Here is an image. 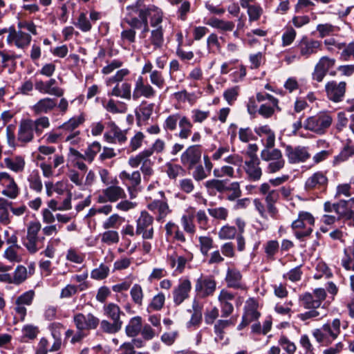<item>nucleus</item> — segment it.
Here are the masks:
<instances>
[{"mask_svg":"<svg viewBox=\"0 0 354 354\" xmlns=\"http://www.w3.org/2000/svg\"><path fill=\"white\" fill-rule=\"evenodd\" d=\"M145 1L136 0L135 3L127 6L126 16L123 19L131 28L139 29L142 27V35L149 31L148 17L152 12L158 10L154 5H146Z\"/></svg>","mask_w":354,"mask_h":354,"instance_id":"1","label":"nucleus"},{"mask_svg":"<svg viewBox=\"0 0 354 354\" xmlns=\"http://www.w3.org/2000/svg\"><path fill=\"white\" fill-rule=\"evenodd\" d=\"M319 50H322V41L304 35L297 41L295 46L287 50L286 60L290 63L300 60L301 58L308 59L311 55L316 54Z\"/></svg>","mask_w":354,"mask_h":354,"instance_id":"2","label":"nucleus"},{"mask_svg":"<svg viewBox=\"0 0 354 354\" xmlns=\"http://www.w3.org/2000/svg\"><path fill=\"white\" fill-rule=\"evenodd\" d=\"M228 179H212L207 180L205 183V186L207 189L209 194L211 196L216 195L215 191L219 193L232 191V194L227 196L226 199L230 201H234L239 198L242 194L240 184L239 182H233L228 186Z\"/></svg>","mask_w":354,"mask_h":354,"instance_id":"3","label":"nucleus"},{"mask_svg":"<svg viewBox=\"0 0 354 354\" xmlns=\"http://www.w3.org/2000/svg\"><path fill=\"white\" fill-rule=\"evenodd\" d=\"M332 117L326 113H322L309 117L304 122V127L306 130L317 134H324L332 124Z\"/></svg>","mask_w":354,"mask_h":354,"instance_id":"4","label":"nucleus"},{"mask_svg":"<svg viewBox=\"0 0 354 354\" xmlns=\"http://www.w3.org/2000/svg\"><path fill=\"white\" fill-rule=\"evenodd\" d=\"M326 171H318L307 178L304 184L306 192L317 190L319 192H326L328 185V178Z\"/></svg>","mask_w":354,"mask_h":354,"instance_id":"5","label":"nucleus"},{"mask_svg":"<svg viewBox=\"0 0 354 354\" xmlns=\"http://www.w3.org/2000/svg\"><path fill=\"white\" fill-rule=\"evenodd\" d=\"M283 146L285 148V154L290 164L305 162L310 158L307 147L298 145L294 147L286 144H283Z\"/></svg>","mask_w":354,"mask_h":354,"instance_id":"6","label":"nucleus"},{"mask_svg":"<svg viewBox=\"0 0 354 354\" xmlns=\"http://www.w3.org/2000/svg\"><path fill=\"white\" fill-rule=\"evenodd\" d=\"M153 216L147 211H142L140 216L136 221V234H142L143 239H152L153 237Z\"/></svg>","mask_w":354,"mask_h":354,"instance_id":"7","label":"nucleus"},{"mask_svg":"<svg viewBox=\"0 0 354 354\" xmlns=\"http://www.w3.org/2000/svg\"><path fill=\"white\" fill-rule=\"evenodd\" d=\"M201 145H193L188 147L181 154L180 162L188 170L192 169L201 162Z\"/></svg>","mask_w":354,"mask_h":354,"instance_id":"8","label":"nucleus"},{"mask_svg":"<svg viewBox=\"0 0 354 354\" xmlns=\"http://www.w3.org/2000/svg\"><path fill=\"white\" fill-rule=\"evenodd\" d=\"M73 322L79 330H93L100 324V319L92 313L86 315L81 313H77L74 315Z\"/></svg>","mask_w":354,"mask_h":354,"instance_id":"9","label":"nucleus"},{"mask_svg":"<svg viewBox=\"0 0 354 354\" xmlns=\"http://www.w3.org/2000/svg\"><path fill=\"white\" fill-rule=\"evenodd\" d=\"M346 86L345 82L338 84L336 81L328 82L325 86L327 97L334 102H341L346 92Z\"/></svg>","mask_w":354,"mask_h":354,"instance_id":"10","label":"nucleus"},{"mask_svg":"<svg viewBox=\"0 0 354 354\" xmlns=\"http://www.w3.org/2000/svg\"><path fill=\"white\" fill-rule=\"evenodd\" d=\"M192 290V283L189 279H180L179 283L173 292L174 302L176 306L180 305L186 299L189 297V292Z\"/></svg>","mask_w":354,"mask_h":354,"instance_id":"11","label":"nucleus"},{"mask_svg":"<svg viewBox=\"0 0 354 354\" xmlns=\"http://www.w3.org/2000/svg\"><path fill=\"white\" fill-rule=\"evenodd\" d=\"M216 283L212 277L202 276L199 277L195 285V290L198 294H201L202 297H206L212 295L216 290Z\"/></svg>","mask_w":354,"mask_h":354,"instance_id":"12","label":"nucleus"},{"mask_svg":"<svg viewBox=\"0 0 354 354\" xmlns=\"http://www.w3.org/2000/svg\"><path fill=\"white\" fill-rule=\"evenodd\" d=\"M156 95V91L149 84H145L142 76H139L136 82L133 92V99L137 100L141 96L146 98H152Z\"/></svg>","mask_w":354,"mask_h":354,"instance_id":"13","label":"nucleus"},{"mask_svg":"<svg viewBox=\"0 0 354 354\" xmlns=\"http://www.w3.org/2000/svg\"><path fill=\"white\" fill-rule=\"evenodd\" d=\"M0 183L6 187L2 194L10 198H15L18 194V188L13 179L6 172L0 173Z\"/></svg>","mask_w":354,"mask_h":354,"instance_id":"14","label":"nucleus"},{"mask_svg":"<svg viewBox=\"0 0 354 354\" xmlns=\"http://www.w3.org/2000/svg\"><path fill=\"white\" fill-rule=\"evenodd\" d=\"M354 156V145L353 141L348 138L346 140L344 147L341 149L339 153L334 156L333 160V165L337 166L341 162H345L349 159V158Z\"/></svg>","mask_w":354,"mask_h":354,"instance_id":"15","label":"nucleus"},{"mask_svg":"<svg viewBox=\"0 0 354 354\" xmlns=\"http://www.w3.org/2000/svg\"><path fill=\"white\" fill-rule=\"evenodd\" d=\"M104 195L107 198L109 202H115L120 198H126L124 189L119 186L111 185L103 189Z\"/></svg>","mask_w":354,"mask_h":354,"instance_id":"16","label":"nucleus"},{"mask_svg":"<svg viewBox=\"0 0 354 354\" xmlns=\"http://www.w3.org/2000/svg\"><path fill=\"white\" fill-rule=\"evenodd\" d=\"M258 303L253 299L250 298L247 301V306L244 308L243 315H246L249 322L257 321L261 317V313L257 310Z\"/></svg>","mask_w":354,"mask_h":354,"instance_id":"17","label":"nucleus"},{"mask_svg":"<svg viewBox=\"0 0 354 354\" xmlns=\"http://www.w3.org/2000/svg\"><path fill=\"white\" fill-rule=\"evenodd\" d=\"M142 326V317L136 316L132 317L125 328V332L128 337H134L141 331Z\"/></svg>","mask_w":354,"mask_h":354,"instance_id":"18","label":"nucleus"},{"mask_svg":"<svg viewBox=\"0 0 354 354\" xmlns=\"http://www.w3.org/2000/svg\"><path fill=\"white\" fill-rule=\"evenodd\" d=\"M242 274L237 269L228 268L225 277V281L228 288H239Z\"/></svg>","mask_w":354,"mask_h":354,"instance_id":"19","label":"nucleus"},{"mask_svg":"<svg viewBox=\"0 0 354 354\" xmlns=\"http://www.w3.org/2000/svg\"><path fill=\"white\" fill-rule=\"evenodd\" d=\"M105 315L113 320V322H122L120 320V315H124V313L120 310V307L114 303H109L104 307Z\"/></svg>","mask_w":354,"mask_h":354,"instance_id":"20","label":"nucleus"},{"mask_svg":"<svg viewBox=\"0 0 354 354\" xmlns=\"http://www.w3.org/2000/svg\"><path fill=\"white\" fill-rule=\"evenodd\" d=\"M299 301L301 306L305 309L318 308L321 306L319 301L315 299L313 293L309 292H306L299 295Z\"/></svg>","mask_w":354,"mask_h":354,"instance_id":"21","label":"nucleus"},{"mask_svg":"<svg viewBox=\"0 0 354 354\" xmlns=\"http://www.w3.org/2000/svg\"><path fill=\"white\" fill-rule=\"evenodd\" d=\"M85 121L84 114L82 113L77 117H73L67 122L60 125L58 129H64L67 131H73Z\"/></svg>","mask_w":354,"mask_h":354,"instance_id":"22","label":"nucleus"},{"mask_svg":"<svg viewBox=\"0 0 354 354\" xmlns=\"http://www.w3.org/2000/svg\"><path fill=\"white\" fill-rule=\"evenodd\" d=\"M179 127L180 131L178 136L181 139H187L192 133L193 124L189 119L186 116H183L179 120Z\"/></svg>","mask_w":354,"mask_h":354,"instance_id":"23","label":"nucleus"},{"mask_svg":"<svg viewBox=\"0 0 354 354\" xmlns=\"http://www.w3.org/2000/svg\"><path fill=\"white\" fill-rule=\"evenodd\" d=\"M7 31L9 32L7 37L8 43L19 48H22V32L20 30L17 31L14 27H10Z\"/></svg>","mask_w":354,"mask_h":354,"instance_id":"24","label":"nucleus"},{"mask_svg":"<svg viewBox=\"0 0 354 354\" xmlns=\"http://www.w3.org/2000/svg\"><path fill=\"white\" fill-rule=\"evenodd\" d=\"M164 32L162 26L158 27L156 29L151 30L150 41L154 46V49L162 48L164 42Z\"/></svg>","mask_w":354,"mask_h":354,"instance_id":"25","label":"nucleus"},{"mask_svg":"<svg viewBox=\"0 0 354 354\" xmlns=\"http://www.w3.org/2000/svg\"><path fill=\"white\" fill-rule=\"evenodd\" d=\"M263 12V8L259 4H253L247 8L248 22L251 25L252 22L258 21Z\"/></svg>","mask_w":354,"mask_h":354,"instance_id":"26","label":"nucleus"},{"mask_svg":"<svg viewBox=\"0 0 354 354\" xmlns=\"http://www.w3.org/2000/svg\"><path fill=\"white\" fill-rule=\"evenodd\" d=\"M265 252L267 259L270 261L275 259V254L279 252V245L277 240H270L266 242L264 245Z\"/></svg>","mask_w":354,"mask_h":354,"instance_id":"27","label":"nucleus"},{"mask_svg":"<svg viewBox=\"0 0 354 354\" xmlns=\"http://www.w3.org/2000/svg\"><path fill=\"white\" fill-rule=\"evenodd\" d=\"M56 106L55 100L46 97L40 100L35 106L37 112H44L52 110Z\"/></svg>","mask_w":354,"mask_h":354,"instance_id":"28","label":"nucleus"},{"mask_svg":"<svg viewBox=\"0 0 354 354\" xmlns=\"http://www.w3.org/2000/svg\"><path fill=\"white\" fill-rule=\"evenodd\" d=\"M21 248L18 245H11L4 252V257L10 261L19 262L21 255L19 250Z\"/></svg>","mask_w":354,"mask_h":354,"instance_id":"29","label":"nucleus"},{"mask_svg":"<svg viewBox=\"0 0 354 354\" xmlns=\"http://www.w3.org/2000/svg\"><path fill=\"white\" fill-rule=\"evenodd\" d=\"M122 322H109L107 320H102L100 322V326L103 332L113 334L118 333L122 328Z\"/></svg>","mask_w":354,"mask_h":354,"instance_id":"30","label":"nucleus"},{"mask_svg":"<svg viewBox=\"0 0 354 354\" xmlns=\"http://www.w3.org/2000/svg\"><path fill=\"white\" fill-rule=\"evenodd\" d=\"M270 149L265 148L261 151V158L263 160L270 161L283 158L281 150L273 149L272 151H270Z\"/></svg>","mask_w":354,"mask_h":354,"instance_id":"31","label":"nucleus"},{"mask_svg":"<svg viewBox=\"0 0 354 354\" xmlns=\"http://www.w3.org/2000/svg\"><path fill=\"white\" fill-rule=\"evenodd\" d=\"M245 171L250 181H257L261 179L262 176V170L259 165L246 166Z\"/></svg>","mask_w":354,"mask_h":354,"instance_id":"32","label":"nucleus"},{"mask_svg":"<svg viewBox=\"0 0 354 354\" xmlns=\"http://www.w3.org/2000/svg\"><path fill=\"white\" fill-rule=\"evenodd\" d=\"M296 36L297 32L292 26L286 27L281 37L282 46H290L295 39Z\"/></svg>","mask_w":354,"mask_h":354,"instance_id":"33","label":"nucleus"},{"mask_svg":"<svg viewBox=\"0 0 354 354\" xmlns=\"http://www.w3.org/2000/svg\"><path fill=\"white\" fill-rule=\"evenodd\" d=\"M101 149V145L99 142L95 141L90 145L86 150L85 151L86 160L88 162H92L97 155V153Z\"/></svg>","mask_w":354,"mask_h":354,"instance_id":"34","label":"nucleus"},{"mask_svg":"<svg viewBox=\"0 0 354 354\" xmlns=\"http://www.w3.org/2000/svg\"><path fill=\"white\" fill-rule=\"evenodd\" d=\"M165 301V296L163 292H159L158 295H155L151 303L148 306V310L149 308L153 310H160L164 306Z\"/></svg>","mask_w":354,"mask_h":354,"instance_id":"35","label":"nucleus"},{"mask_svg":"<svg viewBox=\"0 0 354 354\" xmlns=\"http://www.w3.org/2000/svg\"><path fill=\"white\" fill-rule=\"evenodd\" d=\"M227 328V321H225V319L217 320L214 326V332L216 335V337L215 338L216 341H217V339H218V340L220 341L223 339L225 333V329H226Z\"/></svg>","mask_w":354,"mask_h":354,"instance_id":"36","label":"nucleus"},{"mask_svg":"<svg viewBox=\"0 0 354 354\" xmlns=\"http://www.w3.org/2000/svg\"><path fill=\"white\" fill-rule=\"evenodd\" d=\"M236 233L237 230L234 226L226 225L221 228L218 237L221 239H232L235 237Z\"/></svg>","mask_w":354,"mask_h":354,"instance_id":"37","label":"nucleus"},{"mask_svg":"<svg viewBox=\"0 0 354 354\" xmlns=\"http://www.w3.org/2000/svg\"><path fill=\"white\" fill-rule=\"evenodd\" d=\"M335 62L333 58L324 56L319 59L315 66L327 74L329 69L335 66Z\"/></svg>","mask_w":354,"mask_h":354,"instance_id":"38","label":"nucleus"},{"mask_svg":"<svg viewBox=\"0 0 354 354\" xmlns=\"http://www.w3.org/2000/svg\"><path fill=\"white\" fill-rule=\"evenodd\" d=\"M109 272V268L103 263H101L99 268L92 270L91 277L94 279L102 280L108 277Z\"/></svg>","mask_w":354,"mask_h":354,"instance_id":"39","label":"nucleus"},{"mask_svg":"<svg viewBox=\"0 0 354 354\" xmlns=\"http://www.w3.org/2000/svg\"><path fill=\"white\" fill-rule=\"evenodd\" d=\"M153 104H149L147 106H141L140 108V111H138L137 110H136L135 115H136V120H137L138 122H139L141 120L140 113H142V115L143 116V120L147 121L150 118V117L153 113Z\"/></svg>","mask_w":354,"mask_h":354,"instance_id":"40","label":"nucleus"},{"mask_svg":"<svg viewBox=\"0 0 354 354\" xmlns=\"http://www.w3.org/2000/svg\"><path fill=\"white\" fill-rule=\"evenodd\" d=\"M180 118L179 113L169 115L163 123L164 129L171 131H174L176 129L178 120Z\"/></svg>","mask_w":354,"mask_h":354,"instance_id":"41","label":"nucleus"},{"mask_svg":"<svg viewBox=\"0 0 354 354\" xmlns=\"http://www.w3.org/2000/svg\"><path fill=\"white\" fill-rule=\"evenodd\" d=\"M130 295L135 304L141 306L142 304L143 292L140 285L134 284L131 289Z\"/></svg>","mask_w":354,"mask_h":354,"instance_id":"42","label":"nucleus"},{"mask_svg":"<svg viewBox=\"0 0 354 354\" xmlns=\"http://www.w3.org/2000/svg\"><path fill=\"white\" fill-rule=\"evenodd\" d=\"M56 84L55 79H50L46 83V88L44 90V93L54 95L57 97H62L64 95V90L59 87H52Z\"/></svg>","mask_w":354,"mask_h":354,"instance_id":"43","label":"nucleus"},{"mask_svg":"<svg viewBox=\"0 0 354 354\" xmlns=\"http://www.w3.org/2000/svg\"><path fill=\"white\" fill-rule=\"evenodd\" d=\"M4 162L6 167L14 171H19L22 169V159L20 157L7 158Z\"/></svg>","mask_w":354,"mask_h":354,"instance_id":"44","label":"nucleus"},{"mask_svg":"<svg viewBox=\"0 0 354 354\" xmlns=\"http://www.w3.org/2000/svg\"><path fill=\"white\" fill-rule=\"evenodd\" d=\"M74 24L82 32L90 31L92 28L91 22L88 20L86 14L84 12L80 14L77 21L74 23Z\"/></svg>","mask_w":354,"mask_h":354,"instance_id":"45","label":"nucleus"},{"mask_svg":"<svg viewBox=\"0 0 354 354\" xmlns=\"http://www.w3.org/2000/svg\"><path fill=\"white\" fill-rule=\"evenodd\" d=\"M119 241V234L118 232L109 230L102 234V242L107 245L117 243Z\"/></svg>","mask_w":354,"mask_h":354,"instance_id":"46","label":"nucleus"},{"mask_svg":"<svg viewBox=\"0 0 354 354\" xmlns=\"http://www.w3.org/2000/svg\"><path fill=\"white\" fill-rule=\"evenodd\" d=\"M118 105L122 106V109H119L115 104L113 100L111 99L109 100L106 109L109 112L112 113H125L127 111V104L122 102H118Z\"/></svg>","mask_w":354,"mask_h":354,"instance_id":"47","label":"nucleus"},{"mask_svg":"<svg viewBox=\"0 0 354 354\" xmlns=\"http://www.w3.org/2000/svg\"><path fill=\"white\" fill-rule=\"evenodd\" d=\"M239 140L243 142H248L249 140H257V137L254 136L250 127L241 128L239 131Z\"/></svg>","mask_w":354,"mask_h":354,"instance_id":"48","label":"nucleus"},{"mask_svg":"<svg viewBox=\"0 0 354 354\" xmlns=\"http://www.w3.org/2000/svg\"><path fill=\"white\" fill-rule=\"evenodd\" d=\"M348 227H354V208H346L340 218Z\"/></svg>","mask_w":354,"mask_h":354,"instance_id":"49","label":"nucleus"},{"mask_svg":"<svg viewBox=\"0 0 354 354\" xmlns=\"http://www.w3.org/2000/svg\"><path fill=\"white\" fill-rule=\"evenodd\" d=\"M32 138V122L30 120H24V142H28Z\"/></svg>","mask_w":354,"mask_h":354,"instance_id":"50","label":"nucleus"},{"mask_svg":"<svg viewBox=\"0 0 354 354\" xmlns=\"http://www.w3.org/2000/svg\"><path fill=\"white\" fill-rule=\"evenodd\" d=\"M279 344L286 350L288 354H294L296 351V346L293 342H291L288 338L285 335H281Z\"/></svg>","mask_w":354,"mask_h":354,"instance_id":"51","label":"nucleus"},{"mask_svg":"<svg viewBox=\"0 0 354 354\" xmlns=\"http://www.w3.org/2000/svg\"><path fill=\"white\" fill-rule=\"evenodd\" d=\"M201 251L203 255H207L208 251L213 247V240L209 236H200L198 239Z\"/></svg>","mask_w":354,"mask_h":354,"instance_id":"52","label":"nucleus"},{"mask_svg":"<svg viewBox=\"0 0 354 354\" xmlns=\"http://www.w3.org/2000/svg\"><path fill=\"white\" fill-rule=\"evenodd\" d=\"M324 43L326 46L327 50L331 53H338V52H335L334 48L330 47V45H334V46L337 48L338 50H342L343 48L344 49L348 45L344 42L338 43L334 38L326 39L324 40Z\"/></svg>","mask_w":354,"mask_h":354,"instance_id":"53","label":"nucleus"},{"mask_svg":"<svg viewBox=\"0 0 354 354\" xmlns=\"http://www.w3.org/2000/svg\"><path fill=\"white\" fill-rule=\"evenodd\" d=\"M28 181L30 182V187L31 189L37 192L41 191L42 183L40 177L38 174V172H33L32 174H31L28 178Z\"/></svg>","mask_w":354,"mask_h":354,"instance_id":"54","label":"nucleus"},{"mask_svg":"<svg viewBox=\"0 0 354 354\" xmlns=\"http://www.w3.org/2000/svg\"><path fill=\"white\" fill-rule=\"evenodd\" d=\"M219 316V311L216 307L211 310H206L204 314L205 322L207 325H212Z\"/></svg>","mask_w":354,"mask_h":354,"instance_id":"55","label":"nucleus"},{"mask_svg":"<svg viewBox=\"0 0 354 354\" xmlns=\"http://www.w3.org/2000/svg\"><path fill=\"white\" fill-rule=\"evenodd\" d=\"M316 30L318 31L319 37L324 38L333 32L335 27L330 24H320L317 26Z\"/></svg>","mask_w":354,"mask_h":354,"instance_id":"56","label":"nucleus"},{"mask_svg":"<svg viewBox=\"0 0 354 354\" xmlns=\"http://www.w3.org/2000/svg\"><path fill=\"white\" fill-rule=\"evenodd\" d=\"M207 212L210 216L217 219L225 220L228 215L227 210L224 207L209 208Z\"/></svg>","mask_w":354,"mask_h":354,"instance_id":"57","label":"nucleus"},{"mask_svg":"<svg viewBox=\"0 0 354 354\" xmlns=\"http://www.w3.org/2000/svg\"><path fill=\"white\" fill-rule=\"evenodd\" d=\"M144 138L145 136L141 131L136 133V135L131 138L130 140V148L131 151H136L142 146Z\"/></svg>","mask_w":354,"mask_h":354,"instance_id":"58","label":"nucleus"},{"mask_svg":"<svg viewBox=\"0 0 354 354\" xmlns=\"http://www.w3.org/2000/svg\"><path fill=\"white\" fill-rule=\"evenodd\" d=\"M150 80L151 83L159 88H162L165 85V80L162 76V74L158 71H153L150 75Z\"/></svg>","mask_w":354,"mask_h":354,"instance_id":"59","label":"nucleus"},{"mask_svg":"<svg viewBox=\"0 0 354 354\" xmlns=\"http://www.w3.org/2000/svg\"><path fill=\"white\" fill-rule=\"evenodd\" d=\"M39 330L38 327L32 325L24 326V338L28 337L30 339H34L37 337Z\"/></svg>","mask_w":354,"mask_h":354,"instance_id":"60","label":"nucleus"},{"mask_svg":"<svg viewBox=\"0 0 354 354\" xmlns=\"http://www.w3.org/2000/svg\"><path fill=\"white\" fill-rule=\"evenodd\" d=\"M239 93L235 87L228 88L223 93V97L230 105H232L233 102L236 100Z\"/></svg>","mask_w":354,"mask_h":354,"instance_id":"61","label":"nucleus"},{"mask_svg":"<svg viewBox=\"0 0 354 354\" xmlns=\"http://www.w3.org/2000/svg\"><path fill=\"white\" fill-rule=\"evenodd\" d=\"M285 165V160L283 158L276 160V161L269 163L267 170L270 174H273L279 171Z\"/></svg>","mask_w":354,"mask_h":354,"instance_id":"62","label":"nucleus"},{"mask_svg":"<svg viewBox=\"0 0 354 354\" xmlns=\"http://www.w3.org/2000/svg\"><path fill=\"white\" fill-rule=\"evenodd\" d=\"M258 113L264 118H270L274 113V109L267 104H263L260 106Z\"/></svg>","mask_w":354,"mask_h":354,"instance_id":"63","label":"nucleus"},{"mask_svg":"<svg viewBox=\"0 0 354 354\" xmlns=\"http://www.w3.org/2000/svg\"><path fill=\"white\" fill-rule=\"evenodd\" d=\"M354 57V41L349 43L341 53L340 59L343 61L349 60L350 57Z\"/></svg>","mask_w":354,"mask_h":354,"instance_id":"64","label":"nucleus"}]
</instances>
